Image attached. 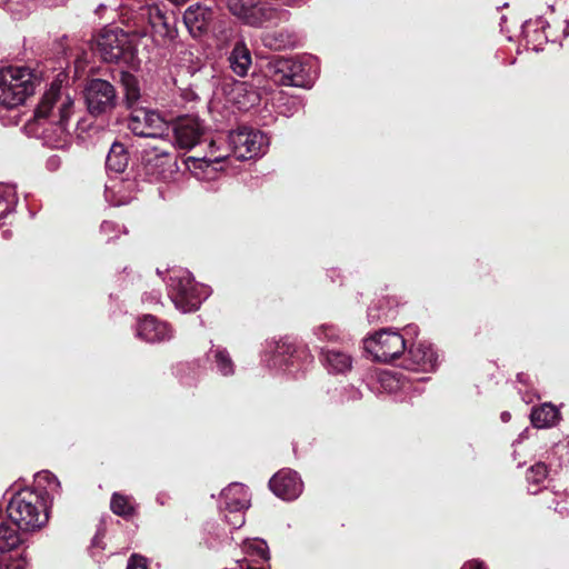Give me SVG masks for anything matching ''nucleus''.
<instances>
[{
    "label": "nucleus",
    "mask_w": 569,
    "mask_h": 569,
    "mask_svg": "<svg viewBox=\"0 0 569 569\" xmlns=\"http://www.w3.org/2000/svg\"><path fill=\"white\" fill-rule=\"evenodd\" d=\"M73 109V99L61 92L59 84L52 83L37 106L33 119L27 123V130L44 144L63 149L71 142L68 123Z\"/></svg>",
    "instance_id": "nucleus-1"
},
{
    "label": "nucleus",
    "mask_w": 569,
    "mask_h": 569,
    "mask_svg": "<svg viewBox=\"0 0 569 569\" xmlns=\"http://www.w3.org/2000/svg\"><path fill=\"white\" fill-rule=\"evenodd\" d=\"M269 139L264 133L247 127L232 130L228 134V152L221 153L220 144L216 140L209 143L210 153L203 158H188L187 167L199 180H214L218 174L217 166L230 154L238 160H249L263 154L268 148Z\"/></svg>",
    "instance_id": "nucleus-2"
},
{
    "label": "nucleus",
    "mask_w": 569,
    "mask_h": 569,
    "mask_svg": "<svg viewBox=\"0 0 569 569\" xmlns=\"http://www.w3.org/2000/svg\"><path fill=\"white\" fill-rule=\"evenodd\" d=\"M7 511L13 523L23 531H36L49 519L41 493L30 488L21 489L10 498Z\"/></svg>",
    "instance_id": "nucleus-3"
},
{
    "label": "nucleus",
    "mask_w": 569,
    "mask_h": 569,
    "mask_svg": "<svg viewBox=\"0 0 569 569\" xmlns=\"http://www.w3.org/2000/svg\"><path fill=\"white\" fill-rule=\"evenodd\" d=\"M40 79L28 67H8L0 70V104L14 108L32 96Z\"/></svg>",
    "instance_id": "nucleus-4"
},
{
    "label": "nucleus",
    "mask_w": 569,
    "mask_h": 569,
    "mask_svg": "<svg viewBox=\"0 0 569 569\" xmlns=\"http://www.w3.org/2000/svg\"><path fill=\"white\" fill-rule=\"evenodd\" d=\"M168 290L176 308L184 313L197 310L210 293L206 286L196 283L191 273L183 269L171 271Z\"/></svg>",
    "instance_id": "nucleus-5"
},
{
    "label": "nucleus",
    "mask_w": 569,
    "mask_h": 569,
    "mask_svg": "<svg viewBox=\"0 0 569 569\" xmlns=\"http://www.w3.org/2000/svg\"><path fill=\"white\" fill-rule=\"evenodd\" d=\"M310 59L298 60L292 58H280L269 62L268 76L279 86H291L310 88L315 76L312 74Z\"/></svg>",
    "instance_id": "nucleus-6"
},
{
    "label": "nucleus",
    "mask_w": 569,
    "mask_h": 569,
    "mask_svg": "<svg viewBox=\"0 0 569 569\" xmlns=\"http://www.w3.org/2000/svg\"><path fill=\"white\" fill-rule=\"evenodd\" d=\"M129 130L138 137L169 141L171 126L162 116L149 109H134L128 120Z\"/></svg>",
    "instance_id": "nucleus-7"
},
{
    "label": "nucleus",
    "mask_w": 569,
    "mask_h": 569,
    "mask_svg": "<svg viewBox=\"0 0 569 569\" xmlns=\"http://www.w3.org/2000/svg\"><path fill=\"white\" fill-rule=\"evenodd\" d=\"M363 345L366 351L380 362H390L399 358L408 346L405 336L391 329H381L365 339Z\"/></svg>",
    "instance_id": "nucleus-8"
},
{
    "label": "nucleus",
    "mask_w": 569,
    "mask_h": 569,
    "mask_svg": "<svg viewBox=\"0 0 569 569\" xmlns=\"http://www.w3.org/2000/svg\"><path fill=\"white\" fill-rule=\"evenodd\" d=\"M250 506V496L242 483L233 482L220 493V508L226 521L232 529H238L244 523L243 511Z\"/></svg>",
    "instance_id": "nucleus-9"
},
{
    "label": "nucleus",
    "mask_w": 569,
    "mask_h": 569,
    "mask_svg": "<svg viewBox=\"0 0 569 569\" xmlns=\"http://www.w3.org/2000/svg\"><path fill=\"white\" fill-rule=\"evenodd\" d=\"M96 44L99 56L106 62L127 61L131 57L129 36L119 28L103 29Z\"/></svg>",
    "instance_id": "nucleus-10"
},
{
    "label": "nucleus",
    "mask_w": 569,
    "mask_h": 569,
    "mask_svg": "<svg viewBox=\"0 0 569 569\" xmlns=\"http://www.w3.org/2000/svg\"><path fill=\"white\" fill-rule=\"evenodd\" d=\"M84 99L88 111L92 116L110 112L117 104L114 87L102 79L91 80L84 90Z\"/></svg>",
    "instance_id": "nucleus-11"
},
{
    "label": "nucleus",
    "mask_w": 569,
    "mask_h": 569,
    "mask_svg": "<svg viewBox=\"0 0 569 569\" xmlns=\"http://www.w3.org/2000/svg\"><path fill=\"white\" fill-rule=\"evenodd\" d=\"M269 487L277 497L290 501L300 496L303 485L296 471L282 469L270 479Z\"/></svg>",
    "instance_id": "nucleus-12"
},
{
    "label": "nucleus",
    "mask_w": 569,
    "mask_h": 569,
    "mask_svg": "<svg viewBox=\"0 0 569 569\" xmlns=\"http://www.w3.org/2000/svg\"><path fill=\"white\" fill-rule=\"evenodd\" d=\"M139 17L147 20L153 33L163 40V43L172 42L178 34L173 23L156 6H144L140 8Z\"/></svg>",
    "instance_id": "nucleus-13"
},
{
    "label": "nucleus",
    "mask_w": 569,
    "mask_h": 569,
    "mask_svg": "<svg viewBox=\"0 0 569 569\" xmlns=\"http://www.w3.org/2000/svg\"><path fill=\"white\" fill-rule=\"evenodd\" d=\"M136 335L138 338L149 343L164 342L173 337L172 329L169 325L158 320L151 315H146L139 319Z\"/></svg>",
    "instance_id": "nucleus-14"
},
{
    "label": "nucleus",
    "mask_w": 569,
    "mask_h": 569,
    "mask_svg": "<svg viewBox=\"0 0 569 569\" xmlns=\"http://www.w3.org/2000/svg\"><path fill=\"white\" fill-rule=\"evenodd\" d=\"M214 19V11L203 4H191L183 13V22L189 33L197 38L204 34Z\"/></svg>",
    "instance_id": "nucleus-15"
},
{
    "label": "nucleus",
    "mask_w": 569,
    "mask_h": 569,
    "mask_svg": "<svg viewBox=\"0 0 569 569\" xmlns=\"http://www.w3.org/2000/svg\"><path fill=\"white\" fill-rule=\"evenodd\" d=\"M176 143L181 149H191L200 142L203 134V126L198 118L187 117L180 119L171 127Z\"/></svg>",
    "instance_id": "nucleus-16"
},
{
    "label": "nucleus",
    "mask_w": 569,
    "mask_h": 569,
    "mask_svg": "<svg viewBox=\"0 0 569 569\" xmlns=\"http://www.w3.org/2000/svg\"><path fill=\"white\" fill-rule=\"evenodd\" d=\"M410 363L408 368L417 371H432L438 365V355L431 346L423 342L412 345L408 349Z\"/></svg>",
    "instance_id": "nucleus-17"
},
{
    "label": "nucleus",
    "mask_w": 569,
    "mask_h": 569,
    "mask_svg": "<svg viewBox=\"0 0 569 569\" xmlns=\"http://www.w3.org/2000/svg\"><path fill=\"white\" fill-rule=\"evenodd\" d=\"M229 67L238 77H246L251 68V52L242 40H238L228 57Z\"/></svg>",
    "instance_id": "nucleus-18"
},
{
    "label": "nucleus",
    "mask_w": 569,
    "mask_h": 569,
    "mask_svg": "<svg viewBox=\"0 0 569 569\" xmlns=\"http://www.w3.org/2000/svg\"><path fill=\"white\" fill-rule=\"evenodd\" d=\"M256 22H248L252 27H263L277 24L280 21L287 20L288 12L286 10H277L266 2H257L251 13Z\"/></svg>",
    "instance_id": "nucleus-19"
},
{
    "label": "nucleus",
    "mask_w": 569,
    "mask_h": 569,
    "mask_svg": "<svg viewBox=\"0 0 569 569\" xmlns=\"http://www.w3.org/2000/svg\"><path fill=\"white\" fill-rule=\"evenodd\" d=\"M208 359L212 369L223 377L234 373V362L229 351L221 346H212L208 352Z\"/></svg>",
    "instance_id": "nucleus-20"
},
{
    "label": "nucleus",
    "mask_w": 569,
    "mask_h": 569,
    "mask_svg": "<svg viewBox=\"0 0 569 569\" xmlns=\"http://www.w3.org/2000/svg\"><path fill=\"white\" fill-rule=\"evenodd\" d=\"M267 350L271 351L273 356L269 359L264 356L263 361L269 367H281L283 363L293 365L296 358L292 351V347L287 341H267Z\"/></svg>",
    "instance_id": "nucleus-21"
},
{
    "label": "nucleus",
    "mask_w": 569,
    "mask_h": 569,
    "mask_svg": "<svg viewBox=\"0 0 569 569\" xmlns=\"http://www.w3.org/2000/svg\"><path fill=\"white\" fill-rule=\"evenodd\" d=\"M16 525H0V569L7 565L6 553L16 549L21 543V537Z\"/></svg>",
    "instance_id": "nucleus-22"
},
{
    "label": "nucleus",
    "mask_w": 569,
    "mask_h": 569,
    "mask_svg": "<svg viewBox=\"0 0 569 569\" xmlns=\"http://www.w3.org/2000/svg\"><path fill=\"white\" fill-rule=\"evenodd\" d=\"M323 361L329 371L345 373L352 367V358L345 351L328 349L325 352Z\"/></svg>",
    "instance_id": "nucleus-23"
},
{
    "label": "nucleus",
    "mask_w": 569,
    "mask_h": 569,
    "mask_svg": "<svg viewBox=\"0 0 569 569\" xmlns=\"http://www.w3.org/2000/svg\"><path fill=\"white\" fill-rule=\"evenodd\" d=\"M530 419L533 427L548 428L559 420V411L553 405L543 403L532 409Z\"/></svg>",
    "instance_id": "nucleus-24"
},
{
    "label": "nucleus",
    "mask_w": 569,
    "mask_h": 569,
    "mask_svg": "<svg viewBox=\"0 0 569 569\" xmlns=\"http://www.w3.org/2000/svg\"><path fill=\"white\" fill-rule=\"evenodd\" d=\"M36 491L43 496H53L59 492L60 482L51 472L43 470L34 476Z\"/></svg>",
    "instance_id": "nucleus-25"
},
{
    "label": "nucleus",
    "mask_w": 569,
    "mask_h": 569,
    "mask_svg": "<svg viewBox=\"0 0 569 569\" xmlns=\"http://www.w3.org/2000/svg\"><path fill=\"white\" fill-rule=\"evenodd\" d=\"M106 166L114 172H123L128 166V153L121 143H113L106 159Z\"/></svg>",
    "instance_id": "nucleus-26"
},
{
    "label": "nucleus",
    "mask_w": 569,
    "mask_h": 569,
    "mask_svg": "<svg viewBox=\"0 0 569 569\" xmlns=\"http://www.w3.org/2000/svg\"><path fill=\"white\" fill-rule=\"evenodd\" d=\"M120 80L124 92L126 104L128 108H132L140 99L139 81L129 72H121Z\"/></svg>",
    "instance_id": "nucleus-27"
},
{
    "label": "nucleus",
    "mask_w": 569,
    "mask_h": 569,
    "mask_svg": "<svg viewBox=\"0 0 569 569\" xmlns=\"http://www.w3.org/2000/svg\"><path fill=\"white\" fill-rule=\"evenodd\" d=\"M254 0H228V9L230 12L241 19L244 23L256 22L257 20L251 19L253 8L256 6Z\"/></svg>",
    "instance_id": "nucleus-28"
},
{
    "label": "nucleus",
    "mask_w": 569,
    "mask_h": 569,
    "mask_svg": "<svg viewBox=\"0 0 569 569\" xmlns=\"http://www.w3.org/2000/svg\"><path fill=\"white\" fill-rule=\"evenodd\" d=\"M17 194L12 186L0 184V220L14 211Z\"/></svg>",
    "instance_id": "nucleus-29"
},
{
    "label": "nucleus",
    "mask_w": 569,
    "mask_h": 569,
    "mask_svg": "<svg viewBox=\"0 0 569 569\" xmlns=\"http://www.w3.org/2000/svg\"><path fill=\"white\" fill-rule=\"evenodd\" d=\"M262 42L272 50H282L291 44V39L282 31H270L263 34Z\"/></svg>",
    "instance_id": "nucleus-30"
},
{
    "label": "nucleus",
    "mask_w": 569,
    "mask_h": 569,
    "mask_svg": "<svg viewBox=\"0 0 569 569\" xmlns=\"http://www.w3.org/2000/svg\"><path fill=\"white\" fill-rule=\"evenodd\" d=\"M548 475L547 466L542 462H538L533 465L527 472V480L529 482V491L531 493H537L538 488H533L539 486Z\"/></svg>",
    "instance_id": "nucleus-31"
},
{
    "label": "nucleus",
    "mask_w": 569,
    "mask_h": 569,
    "mask_svg": "<svg viewBox=\"0 0 569 569\" xmlns=\"http://www.w3.org/2000/svg\"><path fill=\"white\" fill-rule=\"evenodd\" d=\"M110 507L116 515L121 517H129L133 513V507L129 498L119 493H113Z\"/></svg>",
    "instance_id": "nucleus-32"
},
{
    "label": "nucleus",
    "mask_w": 569,
    "mask_h": 569,
    "mask_svg": "<svg viewBox=\"0 0 569 569\" xmlns=\"http://www.w3.org/2000/svg\"><path fill=\"white\" fill-rule=\"evenodd\" d=\"M244 551L260 559L267 560L269 558V550L266 541L261 539H248L243 543Z\"/></svg>",
    "instance_id": "nucleus-33"
},
{
    "label": "nucleus",
    "mask_w": 569,
    "mask_h": 569,
    "mask_svg": "<svg viewBox=\"0 0 569 569\" xmlns=\"http://www.w3.org/2000/svg\"><path fill=\"white\" fill-rule=\"evenodd\" d=\"M313 335L319 341H338L340 339V331L333 325H320L313 329Z\"/></svg>",
    "instance_id": "nucleus-34"
},
{
    "label": "nucleus",
    "mask_w": 569,
    "mask_h": 569,
    "mask_svg": "<svg viewBox=\"0 0 569 569\" xmlns=\"http://www.w3.org/2000/svg\"><path fill=\"white\" fill-rule=\"evenodd\" d=\"M127 569H148L147 559L139 555H132L128 561Z\"/></svg>",
    "instance_id": "nucleus-35"
},
{
    "label": "nucleus",
    "mask_w": 569,
    "mask_h": 569,
    "mask_svg": "<svg viewBox=\"0 0 569 569\" xmlns=\"http://www.w3.org/2000/svg\"><path fill=\"white\" fill-rule=\"evenodd\" d=\"M380 381L382 386L389 388L390 390H393L395 387H397V385L399 383V380H397L395 376L390 372H383L381 375Z\"/></svg>",
    "instance_id": "nucleus-36"
},
{
    "label": "nucleus",
    "mask_w": 569,
    "mask_h": 569,
    "mask_svg": "<svg viewBox=\"0 0 569 569\" xmlns=\"http://www.w3.org/2000/svg\"><path fill=\"white\" fill-rule=\"evenodd\" d=\"M61 157L59 154L50 156L46 161V167L49 171H56L61 166Z\"/></svg>",
    "instance_id": "nucleus-37"
},
{
    "label": "nucleus",
    "mask_w": 569,
    "mask_h": 569,
    "mask_svg": "<svg viewBox=\"0 0 569 569\" xmlns=\"http://www.w3.org/2000/svg\"><path fill=\"white\" fill-rule=\"evenodd\" d=\"M117 224L112 221H103L100 226V230L102 233L109 234L110 232L116 231Z\"/></svg>",
    "instance_id": "nucleus-38"
},
{
    "label": "nucleus",
    "mask_w": 569,
    "mask_h": 569,
    "mask_svg": "<svg viewBox=\"0 0 569 569\" xmlns=\"http://www.w3.org/2000/svg\"><path fill=\"white\" fill-rule=\"evenodd\" d=\"M461 569H485L482 563L477 560L466 562Z\"/></svg>",
    "instance_id": "nucleus-39"
},
{
    "label": "nucleus",
    "mask_w": 569,
    "mask_h": 569,
    "mask_svg": "<svg viewBox=\"0 0 569 569\" xmlns=\"http://www.w3.org/2000/svg\"><path fill=\"white\" fill-rule=\"evenodd\" d=\"M182 97L188 100V101H193V100H197L199 99V96L196 91H193L192 89H188L183 92Z\"/></svg>",
    "instance_id": "nucleus-40"
},
{
    "label": "nucleus",
    "mask_w": 569,
    "mask_h": 569,
    "mask_svg": "<svg viewBox=\"0 0 569 569\" xmlns=\"http://www.w3.org/2000/svg\"><path fill=\"white\" fill-rule=\"evenodd\" d=\"M142 299H143V301H150V302L158 303L160 301V293L151 292L149 295H146Z\"/></svg>",
    "instance_id": "nucleus-41"
},
{
    "label": "nucleus",
    "mask_w": 569,
    "mask_h": 569,
    "mask_svg": "<svg viewBox=\"0 0 569 569\" xmlns=\"http://www.w3.org/2000/svg\"><path fill=\"white\" fill-rule=\"evenodd\" d=\"M153 150L156 152L157 158H168L169 157V152L167 150H162L158 147H153Z\"/></svg>",
    "instance_id": "nucleus-42"
},
{
    "label": "nucleus",
    "mask_w": 569,
    "mask_h": 569,
    "mask_svg": "<svg viewBox=\"0 0 569 569\" xmlns=\"http://www.w3.org/2000/svg\"><path fill=\"white\" fill-rule=\"evenodd\" d=\"M292 106L296 107V111L302 106V102L298 98H292Z\"/></svg>",
    "instance_id": "nucleus-43"
},
{
    "label": "nucleus",
    "mask_w": 569,
    "mask_h": 569,
    "mask_svg": "<svg viewBox=\"0 0 569 569\" xmlns=\"http://www.w3.org/2000/svg\"><path fill=\"white\" fill-rule=\"evenodd\" d=\"M406 333L407 335H416L417 333V329L415 326H408L407 329H406Z\"/></svg>",
    "instance_id": "nucleus-44"
},
{
    "label": "nucleus",
    "mask_w": 569,
    "mask_h": 569,
    "mask_svg": "<svg viewBox=\"0 0 569 569\" xmlns=\"http://www.w3.org/2000/svg\"><path fill=\"white\" fill-rule=\"evenodd\" d=\"M282 2V4L284 6H293L296 4L299 0H280Z\"/></svg>",
    "instance_id": "nucleus-45"
},
{
    "label": "nucleus",
    "mask_w": 569,
    "mask_h": 569,
    "mask_svg": "<svg viewBox=\"0 0 569 569\" xmlns=\"http://www.w3.org/2000/svg\"><path fill=\"white\" fill-rule=\"evenodd\" d=\"M501 419H502V421H505V422L509 421V419H510V413H509V412H507V411L502 412V413H501Z\"/></svg>",
    "instance_id": "nucleus-46"
},
{
    "label": "nucleus",
    "mask_w": 569,
    "mask_h": 569,
    "mask_svg": "<svg viewBox=\"0 0 569 569\" xmlns=\"http://www.w3.org/2000/svg\"><path fill=\"white\" fill-rule=\"evenodd\" d=\"M157 500L160 502V505H163V503H164V498H162V496H161V495H159V496L157 497Z\"/></svg>",
    "instance_id": "nucleus-47"
},
{
    "label": "nucleus",
    "mask_w": 569,
    "mask_h": 569,
    "mask_svg": "<svg viewBox=\"0 0 569 569\" xmlns=\"http://www.w3.org/2000/svg\"><path fill=\"white\" fill-rule=\"evenodd\" d=\"M157 500L160 502V505H163V503H164V498H162V496H161V495H159V496L157 497Z\"/></svg>",
    "instance_id": "nucleus-48"
},
{
    "label": "nucleus",
    "mask_w": 569,
    "mask_h": 569,
    "mask_svg": "<svg viewBox=\"0 0 569 569\" xmlns=\"http://www.w3.org/2000/svg\"><path fill=\"white\" fill-rule=\"evenodd\" d=\"M529 28H530V24H526V26H525V32H526V33H527V32H529Z\"/></svg>",
    "instance_id": "nucleus-49"
},
{
    "label": "nucleus",
    "mask_w": 569,
    "mask_h": 569,
    "mask_svg": "<svg viewBox=\"0 0 569 569\" xmlns=\"http://www.w3.org/2000/svg\"><path fill=\"white\" fill-rule=\"evenodd\" d=\"M3 236H4V237H9V231H8V230H6V231L3 232Z\"/></svg>",
    "instance_id": "nucleus-50"
},
{
    "label": "nucleus",
    "mask_w": 569,
    "mask_h": 569,
    "mask_svg": "<svg viewBox=\"0 0 569 569\" xmlns=\"http://www.w3.org/2000/svg\"><path fill=\"white\" fill-rule=\"evenodd\" d=\"M283 114H286L287 117H290L291 114H293V112L287 113L283 111Z\"/></svg>",
    "instance_id": "nucleus-51"
},
{
    "label": "nucleus",
    "mask_w": 569,
    "mask_h": 569,
    "mask_svg": "<svg viewBox=\"0 0 569 569\" xmlns=\"http://www.w3.org/2000/svg\"><path fill=\"white\" fill-rule=\"evenodd\" d=\"M8 0H0V6L6 3Z\"/></svg>",
    "instance_id": "nucleus-52"
}]
</instances>
